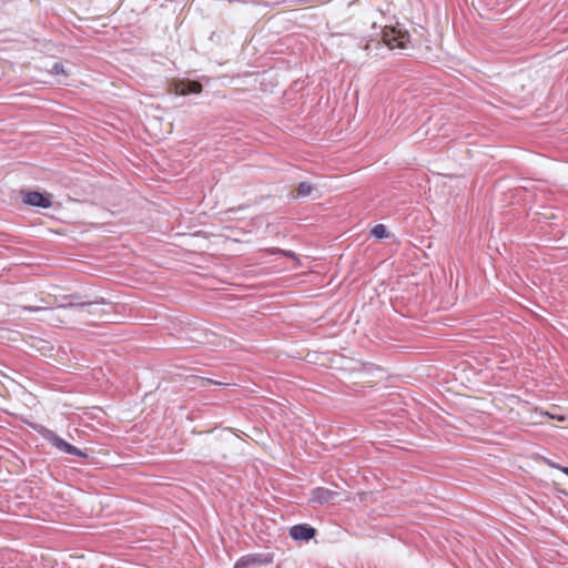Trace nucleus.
Here are the masks:
<instances>
[{"instance_id":"f257e3e1","label":"nucleus","mask_w":568,"mask_h":568,"mask_svg":"<svg viewBox=\"0 0 568 568\" xmlns=\"http://www.w3.org/2000/svg\"><path fill=\"white\" fill-rule=\"evenodd\" d=\"M408 42L409 34L406 31H403L402 29L395 27H384L381 30V39L369 40L364 49L368 51V53H371L374 50H378L384 45L387 47L389 50L406 49Z\"/></svg>"},{"instance_id":"f03ea898","label":"nucleus","mask_w":568,"mask_h":568,"mask_svg":"<svg viewBox=\"0 0 568 568\" xmlns=\"http://www.w3.org/2000/svg\"><path fill=\"white\" fill-rule=\"evenodd\" d=\"M172 91L178 95L197 94L202 91V84L199 81L182 79L172 83Z\"/></svg>"},{"instance_id":"7ed1b4c3","label":"nucleus","mask_w":568,"mask_h":568,"mask_svg":"<svg viewBox=\"0 0 568 568\" xmlns=\"http://www.w3.org/2000/svg\"><path fill=\"white\" fill-rule=\"evenodd\" d=\"M98 302L82 301L81 296L77 294L67 295L62 297V303L58 305L59 308L77 307L82 311L91 313V308L95 306Z\"/></svg>"},{"instance_id":"20e7f679","label":"nucleus","mask_w":568,"mask_h":568,"mask_svg":"<svg viewBox=\"0 0 568 568\" xmlns=\"http://www.w3.org/2000/svg\"><path fill=\"white\" fill-rule=\"evenodd\" d=\"M22 200H23V203L27 205L37 206V207H41V209H48L52 204L51 200L47 195H44L38 191L24 192Z\"/></svg>"},{"instance_id":"39448f33","label":"nucleus","mask_w":568,"mask_h":568,"mask_svg":"<svg viewBox=\"0 0 568 568\" xmlns=\"http://www.w3.org/2000/svg\"><path fill=\"white\" fill-rule=\"evenodd\" d=\"M316 535V529L307 524L294 525L290 529V536L294 540L308 541Z\"/></svg>"},{"instance_id":"423d86ee","label":"nucleus","mask_w":568,"mask_h":568,"mask_svg":"<svg viewBox=\"0 0 568 568\" xmlns=\"http://www.w3.org/2000/svg\"><path fill=\"white\" fill-rule=\"evenodd\" d=\"M336 496L335 491H332L327 488L317 487L313 490V499L320 504H328Z\"/></svg>"},{"instance_id":"0eeeda50","label":"nucleus","mask_w":568,"mask_h":568,"mask_svg":"<svg viewBox=\"0 0 568 568\" xmlns=\"http://www.w3.org/2000/svg\"><path fill=\"white\" fill-rule=\"evenodd\" d=\"M48 440L52 444V446H54L57 449L64 454L68 452V448L71 445L52 432H50Z\"/></svg>"},{"instance_id":"6e6552de","label":"nucleus","mask_w":568,"mask_h":568,"mask_svg":"<svg viewBox=\"0 0 568 568\" xmlns=\"http://www.w3.org/2000/svg\"><path fill=\"white\" fill-rule=\"evenodd\" d=\"M313 185L307 182H301L295 190V197H306L312 193Z\"/></svg>"},{"instance_id":"1a4fd4ad","label":"nucleus","mask_w":568,"mask_h":568,"mask_svg":"<svg viewBox=\"0 0 568 568\" xmlns=\"http://www.w3.org/2000/svg\"><path fill=\"white\" fill-rule=\"evenodd\" d=\"M371 235L374 236L377 240H381V239L387 237L388 236V232H387V229H386V226L384 224H376L371 230Z\"/></svg>"},{"instance_id":"9d476101","label":"nucleus","mask_w":568,"mask_h":568,"mask_svg":"<svg viewBox=\"0 0 568 568\" xmlns=\"http://www.w3.org/2000/svg\"><path fill=\"white\" fill-rule=\"evenodd\" d=\"M257 560L254 556H245L240 558L235 565L234 568H247L251 565L255 564Z\"/></svg>"},{"instance_id":"9b49d317","label":"nucleus","mask_w":568,"mask_h":568,"mask_svg":"<svg viewBox=\"0 0 568 568\" xmlns=\"http://www.w3.org/2000/svg\"><path fill=\"white\" fill-rule=\"evenodd\" d=\"M267 253L268 254H283L293 260H297V255L293 251H286V250H282V248H270V250H267Z\"/></svg>"},{"instance_id":"f8f14e48","label":"nucleus","mask_w":568,"mask_h":568,"mask_svg":"<svg viewBox=\"0 0 568 568\" xmlns=\"http://www.w3.org/2000/svg\"><path fill=\"white\" fill-rule=\"evenodd\" d=\"M50 72L54 75H67V71L64 70V67L60 62H54L51 67Z\"/></svg>"},{"instance_id":"ddd939ff","label":"nucleus","mask_w":568,"mask_h":568,"mask_svg":"<svg viewBox=\"0 0 568 568\" xmlns=\"http://www.w3.org/2000/svg\"><path fill=\"white\" fill-rule=\"evenodd\" d=\"M65 454L79 456V457H88V454L79 449L78 447L70 445L68 452Z\"/></svg>"},{"instance_id":"4468645a","label":"nucleus","mask_w":568,"mask_h":568,"mask_svg":"<svg viewBox=\"0 0 568 568\" xmlns=\"http://www.w3.org/2000/svg\"><path fill=\"white\" fill-rule=\"evenodd\" d=\"M547 464H548L550 467H552V468H557V469L562 468V466H560V465H558V464H556V463H552V462H550V460H548V462H547Z\"/></svg>"},{"instance_id":"2eb2a0df","label":"nucleus","mask_w":568,"mask_h":568,"mask_svg":"<svg viewBox=\"0 0 568 568\" xmlns=\"http://www.w3.org/2000/svg\"><path fill=\"white\" fill-rule=\"evenodd\" d=\"M28 310L31 312H38V311L42 310V307H28Z\"/></svg>"},{"instance_id":"dca6fc26","label":"nucleus","mask_w":568,"mask_h":568,"mask_svg":"<svg viewBox=\"0 0 568 568\" xmlns=\"http://www.w3.org/2000/svg\"><path fill=\"white\" fill-rule=\"evenodd\" d=\"M560 470L568 476V468L567 467H562V468H560Z\"/></svg>"}]
</instances>
